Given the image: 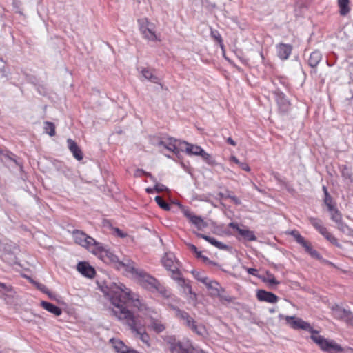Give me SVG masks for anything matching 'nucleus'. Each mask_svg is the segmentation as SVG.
Segmentation results:
<instances>
[{
	"instance_id": "3",
	"label": "nucleus",
	"mask_w": 353,
	"mask_h": 353,
	"mask_svg": "<svg viewBox=\"0 0 353 353\" xmlns=\"http://www.w3.org/2000/svg\"><path fill=\"white\" fill-rule=\"evenodd\" d=\"M286 324L294 330H303L311 333L310 339L317 344L320 348L325 352H342V347L333 340H328L321 335H319V331L314 330L311 325L296 316H286L285 317Z\"/></svg>"
},
{
	"instance_id": "50",
	"label": "nucleus",
	"mask_w": 353,
	"mask_h": 353,
	"mask_svg": "<svg viewBox=\"0 0 353 353\" xmlns=\"http://www.w3.org/2000/svg\"><path fill=\"white\" fill-rule=\"evenodd\" d=\"M37 287L42 292L48 294L50 298L52 297L51 294L49 293L48 290H47L46 287L44 285L41 283H37Z\"/></svg>"
},
{
	"instance_id": "41",
	"label": "nucleus",
	"mask_w": 353,
	"mask_h": 353,
	"mask_svg": "<svg viewBox=\"0 0 353 353\" xmlns=\"http://www.w3.org/2000/svg\"><path fill=\"white\" fill-rule=\"evenodd\" d=\"M201 157L208 164L210 165L216 164V161L214 159V158L210 154L207 153L205 150L203 151L202 154H201Z\"/></svg>"
},
{
	"instance_id": "4",
	"label": "nucleus",
	"mask_w": 353,
	"mask_h": 353,
	"mask_svg": "<svg viewBox=\"0 0 353 353\" xmlns=\"http://www.w3.org/2000/svg\"><path fill=\"white\" fill-rule=\"evenodd\" d=\"M172 309L176 312V316L180 320L183 321V324L190 328L192 332H195L199 336H203L205 333V327L201 324H197L196 322L192 318L190 314L179 309L177 307H172Z\"/></svg>"
},
{
	"instance_id": "16",
	"label": "nucleus",
	"mask_w": 353,
	"mask_h": 353,
	"mask_svg": "<svg viewBox=\"0 0 353 353\" xmlns=\"http://www.w3.org/2000/svg\"><path fill=\"white\" fill-rule=\"evenodd\" d=\"M229 226L233 229L236 230L239 235H241L246 241H252L256 239V237L253 231L249 230L248 229H241L236 223L232 222L229 224Z\"/></svg>"
},
{
	"instance_id": "12",
	"label": "nucleus",
	"mask_w": 353,
	"mask_h": 353,
	"mask_svg": "<svg viewBox=\"0 0 353 353\" xmlns=\"http://www.w3.org/2000/svg\"><path fill=\"white\" fill-rule=\"evenodd\" d=\"M332 311L336 319L344 321L349 325H353V313L351 311L337 305L332 307Z\"/></svg>"
},
{
	"instance_id": "33",
	"label": "nucleus",
	"mask_w": 353,
	"mask_h": 353,
	"mask_svg": "<svg viewBox=\"0 0 353 353\" xmlns=\"http://www.w3.org/2000/svg\"><path fill=\"white\" fill-rule=\"evenodd\" d=\"M43 124L44 132L50 137L54 136L56 134L54 124L50 121H45Z\"/></svg>"
},
{
	"instance_id": "24",
	"label": "nucleus",
	"mask_w": 353,
	"mask_h": 353,
	"mask_svg": "<svg viewBox=\"0 0 353 353\" xmlns=\"http://www.w3.org/2000/svg\"><path fill=\"white\" fill-rule=\"evenodd\" d=\"M162 263L163 266L168 271L172 270L174 267H178L176 262L174 260V256L172 254H166L162 259Z\"/></svg>"
},
{
	"instance_id": "29",
	"label": "nucleus",
	"mask_w": 353,
	"mask_h": 353,
	"mask_svg": "<svg viewBox=\"0 0 353 353\" xmlns=\"http://www.w3.org/2000/svg\"><path fill=\"white\" fill-rule=\"evenodd\" d=\"M14 155L11 152H4L1 154L0 159L4 163H8L10 161L14 162L16 165H19L17 161L14 158Z\"/></svg>"
},
{
	"instance_id": "22",
	"label": "nucleus",
	"mask_w": 353,
	"mask_h": 353,
	"mask_svg": "<svg viewBox=\"0 0 353 353\" xmlns=\"http://www.w3.org/2000/svg\"><path fill=\"white\" fill-rule=\"evenodd\" d=\"M276 102L281 112L285 114L290 109V103L283 93L276 94Z\"/></svg>"
},
{
	"instance_id": "13",
	"label": "nucleus",
	"mask_w": 353,
	"mask_h": 353,
	"mask_svg": "<svg viewBox=\"0 0 353 353\" xmlns=\"http://www.w3.org/2000/svg\"><path fill=\"white\" fill-rule=\"evenodd\" d=\"M117 267L118 269L123 268L125 271L132 274L134 277L137 276V272L141 270L136 268L134 262L130 259H123L119 262Z\"/></svg>"
},
{
	"instance_id": "55",
	"label": "nucleus",
	"mask_w": 353,
	"mask_h": 353,
	"mask_svg": "<svg viewBox=\"0 0 353 353\" xmlns=\"http://www.w3.org/2000/svg\"><path fill=\"white\" fill-rule=\"evenodd\" d=\"M212 285L218 286V282L215 280H210L206 285V288L209 289Z\"/></svg>"
},
{
	"instance_id": "57",
	"label": "nucleus",
	"mask_w": 353,
	"mask_h": 353,
	"mask_svg": "<svg viewBox=\"0 0 353 353\" xmlns=\"http://www.w3.org/2000/svg\"><path fill=\"white\" fill-rule=\"evenodd\" d=\"M247 272L248 274H251V275H254V276H256V272H257V270L255 269V268H248L247 269Z\"/></svg>"
},
{
	"instance_id": "42",
	"label": "nucleus",
	"mask_w": 353,
	"mask_h": 353,
	"mask_svg": "<svg viewBox=\"0 0 353 353\" xmlns=\"http://www.w3.org/2000/svg\"><path fill=\"white\" fill-rule=\"evenodd\" d=\"M145 175L149 177L152 181H156V178L150 172H145L143 169H137L134 173L135 176H141Z\"/></svg>"
},
{
	"instance_id": "31",
	"label": "nucleus",
	"mask_w": 353,
	"mask_h": 353,
	"mask_svg": "<svg viewBox=\"0 0 353 353\" xmlns=\"http://www.w3.org/2000/svg\"><path fill=\"white\" fill-rule=\"evenodd\" d=\"M101 253L103 256V257H107L110 262L112 263H117V265H119V262L120 261L118 259V257L114 255L112 252L108 250L102 249L101 251Z\"/></svg>"
},
{
	"instance_id": "14",
	"label": "nucleus",
	"mask_w": 353,
	"mask_h": 353,
	"mask_svg": "<svg viewBox=\"0 0 353 353\" xmlns=\"http://www.w3.org/2000/svg\"><path fill=\"white\" fill-rule=\"evenodd\" d=\"M77 269L82 275L88 278H93L96 274L94 268L85 261L79 262Z\"/></svg>"
},
{
	"instance_id": "21",
	"label": "nucleus",
	"mask_w": 353,
	"mask_h": 353,
	"mask_svg": "<svg viewBox=\"0 0 353 353\" xmlns=\"http://www.w3.org/2000/svg\"><path fill=\"white\" fill-rule=\"evenodd\" d=\"M176 283L178 285L183 289V292L184 294H189L190 295L191 300H196V294L192 292V287L190 284V281H187L184 278L182 277Z\"/></svg>"
},
{
	"instance_id": "45",
	"label": "nucleus",
	"mask_w": 353,
	"mask_h": 353,
	"mask_svg": "<svg viewBox=\"0 0 353 353\" xmlns=\"http://www.w3.org/2000/svg\"><path fill=\"white\" fill-rule=\"evenodd\" d=\"M212 245L216 247L217 248L220 250H227L228 248V246L220 241H218L216 239H214L213 241L212 242Z\"/></svg>"
},
{
	"instance_id": "54",
	"label": "nucleus",
	"mask_w": 353,
	"mask_h": 353,
	"mask_svg": "<svg viewBox=\"0 0 353 353\" xmlns=\"http://www.w3.org/2000/svg\"><path fill=\"white\" fill-rule=\"evenodd\" d=\"M0 290H2L3 292H7L11 290V288L2 283L0 285Z\"/></svg>"
},
{
	"instance_id": "38",
	"label": "nucleus",
	"mask_w": 353,
	"mask_h": 353,
	"mask_svg": "<svg viewBox=\"0 0 353 353\" xmlns=\"http://www.w3.org/2000/svg\"><path fill=\"white\" fill-rule=\"evenodd\" d=\"M216 297L219 298V300L221 303L227 302V303H232L234 302L235 298L234 296H231L227 294L225 292H222V291H219V295H216Z\"/></svg>"
},
{
	"instance_id": "52",
	"label": "nucleus",
	"mask_w": 353,
	"mask_h": 353,
	"mask_svg": "<svg viewBox=\"0 0 353 353\" xmlns=\"http://www.w3.org/2000/svg\"><path fill=\"white\" fill-rule=\"evenodd\" d=\"M322 263L330 265L332 267H336V265L331 261H329L328 260L324 259L322 256L321 255V259H318Z\"/></svg>"
},
{
	"instance_id": "17",
	"label": "nucleus",
	"mask_w": 353,
	"mask_h": 353,
	"mask_svg": "<svg viewBox=\"0 0 353 353\" xmlns=\"http://www.w3.org/2000/svg\"><path fill=\"white\" fill-rule=\"evenodd\" d=\"M256 297L261 301H265L270 303H275L279 300L276 295L264 290H259L256 293Z\"/></svg>"
},
{
	"instance_id": "40",
	"label": "nucleus",
	"mask_w": 353,
	"mask_h": 353,
	"mask_svg": "<svg viewBox=\"0 0 353 353\" xmlns=\"http://www.w3.org/2000/svg\"><path fill=\"white\" fill-rule=\"evenodd\" d=\"M157 203L159 205L160 208L165 210H170V205L169 203L165 202L164 200L162 199V198L159 196H157L154 199Z\"/></svg>"
},
{
	"instance_id": "25",
	"label": "nucleus",
	"mask_w": 353,
	"mask_h": 353,
	"mask_svg": "<svg viewBox=\"0 0 353 353\" xmlns=\"http://www.w3.org/2000/svg\"><path fill=\"white\" fill-rule=\"evenodd\" d=\"M41 305L42 306V307L43 309H45L47 311H48L49 312L54 314L55 316H60L62 313V310L61 308H59V307L56 306L55 305H54L51 303H49V302H47L45 301H42L41 302Z\"/></svg>"
},
{
	"instance_id": "9",
	"label": "nucleus",
	"mask_w": 353,
	"mask_h": 353,
	"mask_svg": "<svg viewBox=\"0 0 353 353\" xmlns=\"http://www.w3.org/2000/svg\"><path fill=\"white\" fill-rule=\"evenodd\" d=\"M139 283L149 290H159V282L152 276L148 274L145 270H141L137 272V276Z\"/></svg>"
},
{
	"instance_id": "43",
	"label": "nucleus",
	"mask_w": 353,
	"mask_h": 353,
	"mask_svg": "<svg viewBox=\"0 0 353 353\" xmlns=\"http://www.w3.org/2000/svg\"><path fill=\"white\" fill-rule=\"evenodd\" d=\"M170 272V276L176 282L182 278L178 267H174Z\"/></svg>"
},
{
	"instance_id": "8",
	"label": "nucleus",
	"mask_w": 353,
	"mask_h": 353,
	"mask_svg": "<svg viewBox=\"0 0 353 353\" xmlns=\"http://www.w3.org/2000/svg\"><path fill=\"white\" fill-rule=\"evenodd\" d=\"M289 234L294 237L296 242L301 245L304 248L305 252L310 254L311 257L315 259H321V254L319 252L314 250L312 243L302 236L297 230H292Z\"/></svg>"
},
{
	"instance_id": "60",
	"label": "nucleus",
	"mask_w": 353,
	"mask_h": 353,
	"mask_svg": "<svg viewBox=\"0 0 353 353\" xmlns=\"http://www.w3.org/2000/svg\"><path fill=\"white\" fill-rule=\"evenodd\" d=\"M115 232L117 233V234L121 236V237H123L125 236V234L122 232V231L121 230H119V228H115Z\"/></svg>"
},
{
	"instance_id": "53",
	"label": "nucleus",
	"mask_w": 353,
	"mask_h": 353,
	"mask_svg": "<svg viewBox=\"0 0 353 353\" xmlns=\"http://www.w3.org/2000/svg\"><path fill=\"white\" fill-rule=\"evenodd\" d=\"M159 290H158L163 296H166V297H168L169 296V294H168V292L164 289L163 287L161 286V285L159 284Z\"/></svg>"
},
{
	"instance_id": "19",
	"label": "nucleus",
	"mask_w": 353,
	"mask_h": 353,
	"mask_svg": "<svg viewBox=\"0 0 353 353\" xmlns=\"http://www.w3.org/2000/svg\"><path fill=\"white\" fill-rule=\"evenodd\" d=\"M68 147L70 151L72 152L73 157L78 161H81L83 158V155L81 150L78 146L77 143L72 139H68L67 140Z\"/></svg>"
},
{
	"instance_id": "7",
	"label": "nucleus",
	"mask_w": 353,
	"mask_h": 353,
	"mask_svg": "<svg viewBox=\"0 0 353 353\" xmlns=\"http://www.w3.org/2000/svg\"><path fill=\"white\" fill-rule=\"evenodd\" d=\"M139 30L143 38L148 41H159L155 34V26L150 22L147 18H142L138 20Z\"/></svg>"
},
{
	"instance_id": "44",
	"label": "nucleus",
	"mask_w": 353,
	"mask_h": 353,
	"mask_svg": "<svg viewBox=\"0 0 353 353\" xmlns=\"http://www.w3.org/2000/svg\"><path fill=\"white\" fill-rule=\"evenodd\" d=\"M153 182L155 183L154 190L157 192L160 193V192L168 190V188L165 185L159 183L157 182V179H156V181H153Z\"/></svg>"
},
{
	"instance_id": "48",
	"label": "nucleus",
	"mask_w": 353,
	"mask_h": 353,
	"mask_svg": "<svg viewBox=\"0 0 353 353\" xmlns=\"http://www.w3.org/2000/svg\"><path fill=\"white\" fill-rule=\"evenodd\" d=\"M197 236L200 237V238H202L203 239H205V241H207L208 242H209L210 244H212V242L213 241L214 239L213 237H211V236H207L205 234H201V233H198L197 234Z\"/></svg>"
},
{
	"instance_id": "49",
	"label": "nucleus",
	"mask_w": 353,
	"mask_h": 353,
	"mask_svg": "<svg viewBox=\"0 0 353 353\" xmlns=\"http://www.w3.org/2000/svg\"><path fill=\"white\" fill-rule=\"evenodd\" d=\"M141 72H142V74L144 77V78H145L148 80L150 79V77L152 74V72L147 68L143 69Z\"/></svg>"
},
{
	"instance_id": "64",
	"label": "nucleus",
	"mask_w": 353,
	"mask_h": 353,
	"mask_svg": "<svg viewBox=\"0 0 353 353\" xmlns=\"http://www.w3.org/2000/svg\"><path fill=\"white\" fill-rule=\"evenodd\" d=\"M201 259L203 260V261L204 263H208V262H210V259H209L207 256H203V257L201 258Z\"/></svg>"
},
{
	"instance_id": "27",
	"label": "nucleus",
	"mask_w": 353,
	"mask_h": 353,
	"mask_svg": "<svg viewBox=\"0 0 353 353\" xmlns=\"http://www.w3.org/2000/svg\"><path fill=\"white\" fill-rule=\"evenodd\" d=\"M336 228L339 230H340L343 233H344L348 236H353V229L350 228L343 221L336 223Z\"/></svg>"
},
{
	"instance_id": "11",
	"label": "nucleus",
	"mask_w": 353,
	"mask_h": 353,
	"mask_svg": "<svg viewBox=\"0 0 353 353\" xmlns=\"http://www.w3.org/2000/svg\"><path fill=\"white\" fill-rule=\"evenodd\" d=\"M180 209L183 212L184 216L188 218L198 230H203L208 227V224L202 219L201 216L194 214L182 205H180Z\"/></svg>"
},
{
	"instance_id": "62",
	"label": "nucleus",
	"mask_w": 353,
	"mask_h": 353,
	"mask_svg": "<svg viewBox=\"0 0 353 353\" xmlns=\"http://www.w3.org/2000/svg\"><path fill=\"white\" fill-rule=\"evenodd\" d=\"M145 191L148 193V194H152L154 192V191H155L154 190V188H147L145 189Z\"/></svg>"
},
{
	"instance_id": "63",
	"label": "nucleus",
	"mask_w": 353,
	"mask_h": 353,
	"mask_svg": "<svg viewBox=\"0 0 353 353\" xmlns=\"http://www.w3.org/2000/svg\"><path fill=\"white\" fill-rule=\"evenodd\" d=\"M194 253L196 254V257L199 258V259H201L203 257V256L201 252L199 251L198 250H197V252H194Z\"/></svg>"
},
{
	"instance_id": "20",
	"label": "nucleus",
	"mask_w": 353,
	"mask_h": 353,
	"mask_svg": "<svg viewBox=\"0 0 353 353\" xmlns=\"http://www.w3.org/2000/svg\"><path fill=\"white\" fill-rule=\"evenodd\" d=\"M276 50L278 57L282 60H286L292 52V47L290 44L279 43Z\"/></svg>"
},
{
	"instance_id": "32",
	"label": "nucleus",
	"mask_w": 353,
	"mask_h": 353,
	"mask_svg": "<svg viewBox=\"0 0 353 353\" xmlns=\"http://www.w3.org/2000/svg\"><path fill=\"white\" fill-rule=\"evenodd\" d=\"M341 172L344 179L352 181V172L350 168L347 165H342L341 167Z\"/></svg>"
},
{
	"instance_id": "61",
	"label": "nucleus",
	"mask_w": 353,
	"mask_h": 353,
	"mask_svg": "<svg viewBox=\"0 0 353 353\" xmlns=\"http://www.w3.org/2000/svg\"><path fill=\"white\" fill-rule=\"evenodd\" d=\"M210 280L208 278V276L203 277L202 279H201V283L206 285Z\"/></svg>"
},
{
	"instance_id": "36",
	"label": "nucleus",
	"mask_w": 353,
	"mask_h": 353,
	"mask_svg": "<svg viewBox=\"0 0 353 353\" xmlns=\"http://www.w3.org/2000/svg\"><path fill=\"white\" fill-rule=\"evenodd\" d=\"M113 347L118 353H125L128 347L124 345L121 341H115L113 342Z\"/></svg>"
},
{
	"instance_id": "23",
	"label": "nucleus",
	"mask_w": 353,
	"mask_h": 353,
	"mask_svg": "<svg viewBox=\"0 0 353 353\" xmlns=\"http://www.w3.org/2000/svg\"><path fill=\"white\" fill-rule=\"evenodd\" d=\"M322 189L324 193L323 203L326 205L327 210L330 211L334 210V208H336V203L334 201L333 198L330 194L325 185L323 186Z\"/></svg>"
},
{
	"instance_id": "39",
	"label": "nucleus",
	"mask_w": 353,
	"mask_h": 353,
	"mask_svg": "<svg viewBox=\"0 0 353 353\" xmlns=\"http://www.w3.org/2000/svg\"><path fill=\"white\" fill-rule=\"evenodd\" d=\"M230 160L237 164L242 170L247 172H249L250 170V166L248 165V163L239 161V160L236 157L232 156Z\"/></svg>"
},
{
	"instance_id": "51",
	"label": "nucleus",
	"mask_w": 353,
	"mask_h": 353,
	"mask_svg": "<svg viewBox=\"0 0 353 353\" xmlns=\"http://www.w3.org/2000/svg\"><path fill=\"white\" fill-rule=\"evenodd\" d=\"M211 34L219 43L222 42L221 37V35L219 34V33L217 31H212L211 32Z\"/></svg>"
},
{
	"instance_id": "34",
	"label": "nucleus",
	"mask_w": 353,
	"mask_h": 353,
	"mask_svg": "<svg viewBox=\"0 0 353 353\" xmlns=\"http://www.w3.org/2000/svg\"><path fill=\"white\" fill-rule=\"evenodd\" d=\"M218 195L221 199H230L236 205H240L241 203L240 199L232 194L228 190L226 191V193L219 192Z\"/></svg>"
},
{
	"instance_id": "26",
	"label": "nucleus",
	"mask_w": 353,
	"mask_h": 353,
	"mask_svg": "<svg viewBox=\"0 0 353 353\" xmlns=\"http://www.w3.org/2000/svg\"><path fill=\"white\" fill-rule=\"evenodd\" d=\"M321 59L322 54L321 52L319 50H314L310 55L308 64L311 68H314L318 65Z\"/></svg>"
},
{
	"instance_id": "15",
	"label": "nucleus",
	"mask_w": 353,
	"mask_h": 353,
	"mask_svg": "<svg viewBox=\"0 0 353 353\" xmlns=\"http://www.w3.org/2000/svg\"><path fill=\"white\" fill-rule=\"evenodd\" d=\"M179 145L181 149H185L186 153L189 155L201 156L204 150L200 146L190 144L186 141L179 142Z\"/></svg>"
},
{
	"instance_id": "56",
	"label": "nucleus",
	"mask_w": 353,
	"mask_h": 353,
	"mask_svg": "<svg viewBox=\"0 0 353 353\" xmlns=\"http://www.w3.org/2000/svg\"><path fill=\"white\" fill-rule=\"evenodd\" d=\"M150 81L154 83H159V78L154 75L153 74L151 75L150 79H148Z\"/></svg>"
},
{
	"instance_id": "10",
	"label": "nucleus",
	"mask_w": 353,
	"mask_h": 353,
	"mask_svg": "<svg viewBox=\"0 0 353 353\" xmlns=\"http://www.w3.org/2000/svg\"><path fill=\"white\" fill-rule=\"evenodd\" d=\"M72 236L75 242L83 247L89 248L92 245L97 246L99 245L92 237L87 235L81 230H74Z\"/></svg>"
},
{
	"instance_id": "1",
	"label": "nucleus",
	"mask_w": 353,
	"mask_h": 353,
	"mask_svg": "<svg viewBox=\"0 0 353 353\" xmlns=\"http://www.w3.org/2000/svg\"><path fill=\"white\" fill-rule=\"evenodd\" d=\"M104 294L108 296L112 304L123 305L131 301L134 307L137 308L138 312L144 318L150 321L149 327L156 333H161L165 329V325L160 320L159 312L152 307L146 304L143 299L137 294L132 293L130 289L127 288L123 284L117 285L114 282H110L105 284L103 289Z\"/></svg>"
},
{
	"instance_id": "30",
	"label": "nucleus",
	"mask_w": 353,
	"mask_h": 353,
	"mask_svg": "<svg viewBox=\"0 0 353 353\" xmlns=\"http://www.w3.org/2000/svg\"><path fill=\"white\" fill-rule=\"evenodd\" d=\"M328 212H330L331 220L336 223V224L343 221L342 214L337 208Z\"/></svg>"
},
{
	"instance_id": "47",
	"label": "nucleus",
	"mask_w": 353,
	"mask_h": 353,
	"mask_svg": "<svg viewBox=\"0 0 353 353\" xmlns=\"http://www.w3.org/2000/svg\"><path fill=\"white\" fill-rule=\"evenodd\" d=\"M188 353H206L202 349L198 347H194L190 344L189 350Z\"/></svg>"
},
{
	"instance_id": "2",
	"label": "nucleus",
	"mask_w": 353,
	"mask_h": 353,
	"mask_svg": "<svg viewBox=\"0 0 353 353\" xmlns=\"http://www.w3.org/2000/svg\"><path fill=\"white\" fill-rule=\"evenodd\" d=\"M113 314L121 322L126 324L132 332L147 346H150V336L145 331V322L141 315L135 316L125 306L112 304Z\"/></svg>"
},
{
	"instance_id": "18",
	"label": "nucleus",
	"mask_w": 353,
	"mask_h": 353,
	"mask_svg": "<svg viewBox=\"0 0 353 353\" xmlns=\"http://www.w3.org/2000/svg\"><path fill=\"white\" fill-rule=\"evenodd\" d=\"M178 141L172 137H168L165 141H159L158 143L159 145H162L170 151L177 154L179 152L178 147L180 146L179 144L177 145Z\"/></svg>"
},
{
	"instance_id": "59",
	"label": "nucleus",
	"mask_w": 353,
	"mask_h": 353,
	"mask_svg": "<svg viewBox=\"0 0 353 353\" xmlns=\"http://www.w3.org/2000/svg\"><path fill=\"white\" fill-rule=\"evenodd\" d=\"M226 141L228 144H230L233 146L236 145V143L231 137L228 138Z\"/></svg>"
},
{
	"instance_id": "35",
	"label": "nucleus",
	"mask_w": 353,
	"mask_h": 353,
	"mask_svg": "<svg viewBox=\"0 0 353 353\" xmlns=\"http://www.w3.org/2000/svg\"><path fill=\"white\" fill-rule=\"evenodd\" d=\"M263 281L267 283L272 289H275L276 286L280 283L272 274H270V276L268 278H263Z\"/></svg>"
},
{
	"instance_id": "28",
	"label": "nucleus",
	"mask_w": 353,
	"mask_h": 353,
	"mask_svg": "<svg viewBox=\"0 0 353 353\" xmlns=\"http://www.w3.org/2000/svg\"><path fill=\"white\" fill-rule=\"evenodd\" d=\"M349 0H338L341 15L345 16L350 12Z\"/></svg>"
},
{
	"instance_id": "58",
	"label": "nucleus",
	"mask_w": 353,
	"mask_h": 353,
	"mask_svg": "<svg viewBox=\"0 0 353 353\" xmlns=\"http://www.w3.org/2000/svg\"><path fill=\"white\" fill-rule=\"evenodd\" d=\"M187 245L191 251H192L193 252H197V248L194 245L188 243Z\"/></svg>"
},
{
	"instance_id": "5",
	"label": "nucleus",
	"mask_w": 353,
	"mask_h": 353,
	"mask_svg": "<svg viewBox=\"0 0 353 353\" xmlns=\"http://www.w3.org/2000/svg\"><path fill=\"white\" fill-rule=\"evenodd\" d=\"M308 220L314 228L323 235L328 241L339 248H342V245L339 243L338 239L333 234L329 232L326 227L324 226L321 219L310 216L308 218Z\"/></svg>"
},
{
	"instance_id": "46",
	"label": "nucleus",
	"mask_w": 353,
	"mask_h": 353,
	"mask_svg": "<svg viewBox=\"0 0 353 353\" xmlns=\"http://www.w3.org/2000/svg\"><path fill=\"white\" fill-rule=\"evenodd\" d=\"M191 273L192 274L194 277L199 281H201V279L205 276L203 273L195 270H192Z\"/></svg>"
},
{
	"instance_id": "6",
	"label": "nucleus",
	"mask_w": 353,
	"mask_h": 353,
	"mask_svg": "<svg viewBox=\"0 0 353 353\" xmlns=\"http://www.w3.org/2000/svg\"><path fill=\"white\" fill-rule=\"evenodd\" d=\"M163 341L170 345L171 353H188L190 343L188 341H180L172 335H166L163 337Z\"/></svg>"
},
{
	"instance_id": "37",
	"label": "nucleus",
	"mask_w": 353,
	"mask_h": 353,
	"mask_svg": "<svg viewBox=\"0 0 353 353\" xmlns=\"http://www.w3.org/2000/svg\"><path fill=\"white\" fill-rule=\"evenodd\" d=\"M208 290H210V295L212 297H216V295H219V291L225 292V289L220 285L219 283H218V286L212 285Z\"/></svg>"
}]
</instances>
